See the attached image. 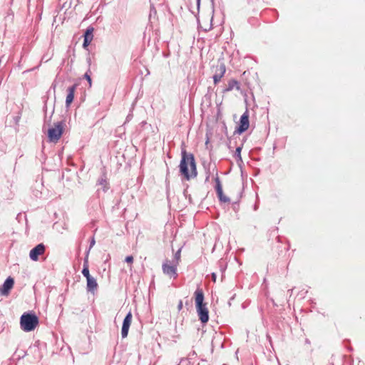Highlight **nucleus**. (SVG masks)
Returning a JSON list of instances; mask_svg holds the SVG:
<instances>
[{
	"mask_svg": "<svg viewBox=\"0 0 365 365\" xmlns=\"http://www.w3.org/2000/svg\"><path fill=\"white\" fill-rule=\"evenodd\" d=\"M89 265H88V256H86L83 260V267L82 270V274L87 279L88 277H91L92 276L89 273Z\"/></svg>",
	"mask_w": 365,
	"mask_h": 365,
	"instance_id": "nucleus-16",
	"label": "nucleus"
},
{
	"mask_svg": "<svg viewBox=\"0 0 365 365\" xmlns=\"http://www.w3.org/2000/svg\"><path fill=\"white\" fill-rule=\"evenodd\" d=\"M194 295L196 310L199 317V319L203 324L207 323L209 320V311L206 304L203 302L205 297L202 289L198 287L195 290Z\"/></svg>",
	"mask_w": 365,
	"mask_h": 365,
	"instance_id": "nucleus-2",
	"label": "nucleus"
},
{
	"mask_svg": "<svg viewBox=\"0 0 365 365\" xmlns=\"http://www.w3.org/2000/svg\"><path fill=\"white\" fill-rule=\"evenodd\" d=\"M125 261L127 262V263H133V256H127L125 259Z\"/></svg>",
	"mask_w": 365,
	"mask_h": 365,
	"instance_id": "nucleus-22",
	"label": "nucleus"
},
{
	"mask_svg": "<svg viewBox=\"0 0 365 365\" xmlns=\"http://www.w3.org/2000/svg\"><path fill=\"white\" fill-rule=\"evenodd\" d=\"M249 111L246 110L240 118V126L238 127L237 131L238 133L241 134L246 131L249 128Z\"/></svg>",
	"mask_w": 365,
	"mask_h": 365,
	"instance_id": "nucleus-6",
	"label": "nucleus"
},
{
	"mask_svg": "<svg viewBox=\"0 0 365 365\" xmlns=\"http://www.w3.org/2000/svg\"><path fill=\"white\" fill-rule=\"evenodd\" d=\"M84 78L88 81L89 86H91V78L88 72H86L84 75Z\"/></svg>",
	"mask_w": 365,
	"mask_h": 365,
	"instance_id": "nucleus-20",
	"label": "nucleus"
},
{
	"mask_svg": "<svg viewBox=\"0 0 365 365\" xmlns=\"http://www.w3.org/2000/svg\"><path fill=\"white\" fill-rule=\"evenodd\" d=\"M95 243H96L95 239H94V237H93V238H92V240H91V243H90L89 249H88V250L87 251L86 256H88V257L89 252H90L91 249L92 248V247L95 245Z\"/></svg>",
	"mask_w": 365,
	"mask_h": 365,
	"instance_id": "nucleus-21",
	"label": "nucleus"
},
{
	"mask_svg": "<svg viewBox=\"0 0 365 365\" xmlns=\"http://www.w3.org/2000/svg\"><path fill=\"white\" fill-rule=\"evenodd\" d=\"M184 361H185L184 359H182V360L180 361V364H181V363H182Z\"/></svg>",
	"mask_w": 365,
	"mask_h": 365,
	"instance_id": "nucleus-28",
	"label": "nucleus"
},
{
	"mask_svg": "<svg viewBox=\"0 0 365 365\" xmlns=\"http://www.w3.org/2000/svg\"><path fill=\"white\" fill-rule=\"evenodd\" d=\"M76 87H77V85L74 84L68 88V89H67L68 93H67L66 99V106H69L70 104L73 102Z\"/></svg>",
	"mask_w": 365,
	"mask_h": 365,
	"instance_id": "nucleus-13",
	"label": "nucleus"
},
{
	"mask_svg": "<svg viewBox=\"0 0 365 365\" xmlns=\"http://www.w3.org/2000/svg\"><path fill=\"white\" fill-rule=\"evenodd\" d=\"M181 155L182 158L179 165L180 174L187 180L195 178L197 172L193 154L188 153L185 150H182Z\"/></svg>",
	"mask_w": 365,
	"mask_h": 365,
	"instance_id": "nucleus-1",
	"label": "nucleus"
},
{
	"mask_svg": "<svg viewBox=\"0 0 365 365\" xmlns=\"http://www.w3.org/2000/svg\"><path fill=\"white\" fill-rule=\"evenodd\" d=\"M196 4H197V10L198 11L200 9V0H196Z\"/></svg>",
	"mask_w": 365,
	"mask_h": 365,
	"instance_id": "nucleus-24",
	"label": "nucleus"
},
{
	"mask_svg": "<svg viewBox=\"0 0 365 365\" xmlns=\"http://www.w3.org/2000/svg\"><path fill=\"white\" fill-rule=\"evenodd\" d=\"M98 185L102 187L103 191L106 192L109 189V183L108 182L105 175L98 180Z\"/></svg>",
	"mask_w": 365,
	"mask_h": 365,
	"instance_id": "nucleus-17",
	"label": "nucleus"
},
{
	"mask_svg": "<svg viewBox=\"0 0 365 365\" xmlns=\"http://www.w3.org/2000/svg\"><path fill=\"white\" fill-rule=\"evenodd\" d=\"M87 280V290L88 292H94L96 290H97L98 288V283L96 282V279L91 277H88Z\"/></svg>",
	"mask_w": 365,
	"mask_h": 365,
	"instance_id": "nucleus-15",
	"label": "nucleus"
},
{
	"mask_svg": "<svg viewBox=\"0 0 365 365\" xmlns=\"http://www.w3.org/2000/svg\"><path fill=\"white\" fill-rule=\"evenodd\" d=\"M235 88L237 90H240V83L237 80L232 79V80L229 81V82L227 83V86L223 90L222 92L223 93L230 92L232 90H233Z\"/></svg>",
	"mask_w": 365,
	"mask_h": 365,
	"instance_id": "nucleus-14",
	"label": "nucleus"
},
{
	"mask_svg": "<svg viewBox=\"0 0 365 365\" xmlns=\"http://www.w3.org/2000/svg\"><path fill=\"white\" fill-rule=\"evenodd\" d=\"M212 277L213 281H215V279H216V274L215 273H212Z\"/></svg>",
	"mask_w": 365,
	"mask_h": 365,
	"instance_id": "nucleus-25",
	"label": "nucleus"
},
{
	"mask_svg": "<svg viewBox=\"0 0 365 365\" xmlns=\"http://www.w3.org/2000/svg\"><path fill=\"white\" fill-rule=\"evenodd\" d=\"M182 300H180L178 304V311H180L182 309Z\"/></svg>",
	"mask_w": 365,
	"mask_h": 365,
	"instance_id": "nucleus-23",
	"label": "nucleus"
},
{
	"mask_svg": "<svg viewBox=\"0 0 365 365\" xmlns=\"http://www.w3.org/2000/svg\"><path fill=\"white\" fill-rule=\"evenodd\" d=\"M38 324V319L34 314L24 313L20 319V325L24 331H31Z\"/></svg>",
	"mask_w": 365,
	"mask_h": 365,
	"instance_id": "nucleus-3",
	"label": "nucleus"
},
{
	"mask_svg": "<svg viewBox=\"0 0 365 365\" xmlns=\"http://www.w3.org/2000/svg\"><path fill=\"white\" fill-rule=\"evenodd\" d=\"M46 251L45 245L40 243L31 250L29 257L33 261H38L40 255H42Z\"/></svg>",
	"mask_w": 365,
	"mask_h": 365,
	"instance_id": "nucleus-7",
	"label": "nucleus"
},
{
	"mask_svg": "<svg viewBox=\"0 0 365 365\" xmlns=\"http://www.w3.org/2000/svg\"><path fill=\"white\" fill-rule=\"evenodd\" d=\"M215 182H216L215 190H216V192H217V197H218L220 201H221L222 202H229L230 201V200L228 197H227L224 195L223 191H222V185H221L220 180L218 177L216 178Z\"/></svg>",
	"mask_w": 365,
	"mask_h": 365,
	"instance_id": "nucleus-11",
	"label": "nucleus"
},
{
	"mask_svg": "<svg viewBox=\"0 0 365 365\" xmlns=\"http://www.w3.org/2000/svg\"><path fill=\"white\" fill-rule=\"evenodd\" d=\"M180 257H181V248H180L177 252L175 254V256H174V259H173V262L177 264L178 265L179 264V262L180 261Z\"/></svg>",
	"mask_w": 365,
	"mask_h": 365,
	"instance_id": "nucleus-18",
	"label": "nucleus"
},
{
	"mask_svg": "<svg viewBox=\"0 0 365 365\" xmlns=\"http://www.w3.org/2000/svg\"><path fill=\"white\" fill-rule=\"evenodd\" d=\"M177 266L178 264L173 262H172V264H170V261L165 260L162 265V269L165 274L176 279L178 277Z\"/></svg>",
	"mask_w": 365,
	"mask_h": 365,
	"instance_id": "nucleus-5",
	"label": "nucleus"
},
{
	"mask_svg": "<svg viewBox=\"0 0 365 365\" xmlns=\"http://www.w3.org/2000/svg\"><path fill=\"white\" fill-rule=\"evenodd\" d=\"M88 63L90 64L91 63V58H88Z\"/></svg>",
	"mask_w": 365,
	"mask_h": 365,
	"instance_id": "nucleus-26",
	"label": "nucleus"
},
{
	"mask_svg": "<svg viewBox=\"0 0 365 365\" xmlns=\"http://www.w3.org/2000/svg\"><path fill=\"white\" fill-rule=\"evenodd\" d=\"M209 178H210V175H208L207 176V178H206V180H208V179H209Z\"/></svg>",
	"mask_w": 365,
	"mask_h": 365,
	"instance_id": "nucleus-27",
	"label": "nucleus"
},
{
	"mask_svg": "<svg viewBox=\"0 0 365 365\" xmlns=\"http://www.w3.org/2000/svg\"><path fill=\"white\" fill-rule=\"evenodd\" d=\"M14 284V279L11 277H9L4 282L3 285L0 287V294L4 296H7L13 287Z\"/></svg>",
	"mask_w": 365,
	"mask_h": 365,
	"instance_id": "nucleus-10",
	"label": "nucleus"
},
{
	"mask_svg": "<svg viewBox=\"0 0 365 365\" xmlns=\"http://www.w3.org/2000/svg\"><path fill=\"white\" fill-rule=\"evenodd\" d=\"M241 150H242V148H241V147H237V148H236L235 153V158H236L237 160H242V158H241Z\"/></svg>",
	"mask_w": 365,
	"mask_h": 365,
	"instance_id": "nucleus-19",
	"label": "nucleus"
},
{
	"mask_svg": "<svg viewBox=\"0 0 365 365\" xmlns=\"http://www.w3.org/2000/svg\"><path fill=\"white\" fill-rule=\"evenodd\" d=\"M132 317H133L132 314L130 312H129L126 314L125 317L124 318V320L123 322V326H122V329H121L122 338H125L128 336V330H129V328H130V324L132 322Z\"/></svg>",
	"mask_w": 365,
	"mask_h": 365,
	"instance_id": "nucleus-9",
	"label": "nucleus"
},
{
	"mask_svg": "<svg viewBox=\"0 0 365 365\" xmlns=\"http://www.w3.org/2000/svg\"><path fill=\"white\" fill-rule=\"evenodd\" d=\"M225 72L226 67L224 63H220L216 66L215 74L212 77L215 85H217L221 81V78L224 76Z\"/></svg>",
	"mask_w": 365,
	"mask_h": 365,
	"instance_id": "nucleus-8",
	"label": "nucleus"
},
{
	"mask_svg": "<svg viewBox=\"0 0 365 365\" xmlns=\"http://www.w3.org/2000/svg\"><path fill=\"white\" fill-rule=\"evenodd\" d=\"M93 28L88 27L84 34V40L83 43V47L86 48L89 44L91 43L93 38Z\"/></svg>",
	"mask_w": 365,
	"mask_h": 365,
	"instance_id": "nucleus-12",
	"label": "nucleus"
},
{
	"mask_svg": "<svg viewBox=\"0 0 365 365\" xmlns=\"http://www.w3.org/2000/svg\"><path fill=\"white\" fill-rule=\"evenodd\" d=\"M64 123L59 121L54 126L48 130V138L49 142L57 143L61 138L63 131Z\"/></svg>",
	"mask_w": 365,
	"mask_h": 365,
	"instance_id": "nucleus-4",
	"label": "nucleus"
}]
</instances>
